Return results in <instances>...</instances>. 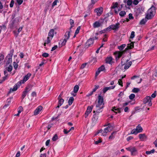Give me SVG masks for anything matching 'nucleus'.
<instances>
[{
  "label": "nucleus",
  "mask_w": 157,
  "mask_h": 157,
  "mask_svg": "<svg viewBox=\"0 0 157 157\" xmlns=\"http://www.w3.org/2000/svg\"><path fill=\"white\" fill-rule=\"evenodd\" d=\"M104 103L103 97L101 95H99L98 97L97 103L96 106V111H93L94 113H99L102 111V109L104 107Z\"/></svg>",
  "instance_id": "1"
},
{
  "label": "nucleus",
  "mask_w": 157,
  "mask_h": 157,
  "mask_svg": "<svg viewBox=\"0 0 157 157\" xmlns=\"http://www.w3.org/2000/svg\"><path fill=\"white\" fill-rule=\"evenodd\" d=\"M156 13L155 7L152 5L147 11L146 14V18L148 20L153 18Z\"/></svg>",
  "instance_id": "2"
},
{
  "label": "nucleus",
  "mask_w": 157,
  "mask_h": 157,
  "mask_svg": "<svg viewBox=\"0 0 157 157\" xmlns=\"http://www.w3.org/2000/svg\"><path fill=\"white\" fill-rule=\"evenodd\" d=\"M20 20L21 18L19 17L15 18L14 20H11L9 24V28L11 29L16 28L19 25Z\"/></svg>",
  "instance_id": "3"
},
{
  "label": "nucleus",
  "mask_w": 157,
  "mask_h": 157,
  "mask_svg": "<svg viewBox=\"0 0 157 157\" xmlns=\"http://www.w3.org/2000/svg\"><path fill=\"white\" fill-rule=\"evenodd\" d=\"M14 52V50L12 49L10 50V53L6 56V65L11 64L12 62V57Z\"/></svg>",
  "instance_id": "4"
},
{
  "label": "nucleus",
  "mask_w": 157,
  "mask_h": 157,
  "mask_svg": "<svg viewBox=\"0 0 157 157\" xmlns=\"http://www.w3.org/2000/svg\"><path fill=\"white\" fill-rule=\"evenodd\" d=\"M126 149L131 152L132 155H136L137 154V150L135 147L130 146L126 148Z\"/></svg>",
  "instance_id": "5"
},
{
  "label": "nucleus",
  "mask_w": 157,
  "mask_h": 157,
  "mask_svg": "<svg viewBox=\"0 0 157 157\" xmlns=\"http://www.w3.org/2000/svg\"><path fill=\"white\" fill-rule=\"evenodd\" d=\"M143 129L140 124L138 125L136 129H134L132 130L131 132V134H134L136 135L139 133L141 132H142Z\"/></svg>",
  "instance_id": "6"
},
{
  "label": "nucleus",
  "mask_w": 157,
  "mask_h": 157,
  "mask_svg": "<svg viewBox=\"0 0 157 157\" xmlns=\"http://www.w3.org/2000/svg\"><path fill=\"white\" fill-rule=\"evenodd\" d=\"M125 52L124 50L122 51H117L114 52V55L116 58V60L117 61L118 60Z\"/></svg>",
  "instance_id": "7"
},
{
  "label": "nucleus",
  "mask_w": 157,
  "mask_h": 157,
  "mask_svg": "<svg viewBox=\"0 0 157 157\" xmlns=\"http://www.w3.org/2000/svg\"><path fill=\"white\" fill-rule=\"evenodd\" d=\"M152 98L150 96H146L144 100V103L146 104L148 103V105L149 106H151L152 105L151 100Z\"/></svg>",
  "instance_id": "8"
},
{
  "label": "nucleus",
  "mask_w": 157,
  "mask_h": 157,
  "mask_svg": "<svg viewBox=\"0 0 157 157\" xmlns=\"http://www.w3.org/2000/svg\"><path fill=\"white\" fill-rule=\"evenodd\" d=\"M105 66L104 65H101V67L98 68V70L96 71L95 74V76L97 77L100 74L101 72L104 71H105Z\"/></svg>",
  "instance_id": "9"
},
{
  "label": "nucleus",
  "mask_w": 157,
  "mask_h": 157,
  "mask_svg": "<svg viewBox=\"0 0 157 157\" xmlns=\"http://www.w3.org/2000/svg\"><path fill=\"white\" fill-rule=\"evenodd\" d=\"M103 11V8L101 7L95 9L94 10V12L97 13V15L98 16H100L102 14Z\"/></svg>",
  "instance_id": "10"
},
{
  "label": "nucleus",
  "mask_w": 157,
  "mask_h": 157,
  "mask_svg": "<svg viewBox=\"0 0 157 157\" xmlns=\"http://www.w3.org/2000/svg\"><path fill=\"white\" fill-rule=\"evenodd\" d=\"M94 38L93 37L92 38H90L86 43V46L88 48L90 47L91 45L93 44L94 42Z\"/></svg>",
  "instance_id": "11"
},
{
  "label": "nucleus",
  "mask_w": 157,
  "mask_h": 157,
  "mask_svg": "<svg viewBox=\"0 0 157 157\" xmlns=\"http://www.w3.org/2000/svg\"><path fill=\"white\" fill-rule=\"evenodd\" d=\"M120 23L117 22L115 24L111 25H110L112 29L114 30H117L120 27Z\"/></svg>",
  "instance_id": "12"
},
{
  "label": "nucleus",
  "mask_w": 157,
  "mask_h": 157,
  "mask_svg": "<svg viewBox=\"0 0 157 157\" xmlns=\"http://www.w3.org/2000/svg\"><path fill=\"white\" fill-rule=\"evenodd\" d=\"M29 90H29V87H27L25 88V90L23 92L21 98L22 100H23L24 98L25 97L27 94V93L29 92Z\"/></svg>",
  "instance_id": "13"
},
{
  "label": "nucleus",
  "mask_w": 157,
  "mask_h": 157,
  "mask_svg": "<svg viewBox=\"0 0 157 157\" xmlns=\"http://www.w3.org/2000/svg\"><path fill=\"white\" fill-rule=\"evenodd\" d=\"M43 109V107L40 105L38 106L34 110V114L35 115L38 114Z\"/></svg>",
  "instance_id": "14"
},
{
  "label": "nucleus",
  "mask_w": 157,
  "mask_h": 157,
  "mask_svg": "<svg viewBox=\"0 0 157 157\" xmlns=\"http://www.w3.org/2000/svg\"><path fill=\"white\" fill-rule=\"evenodd\" d=\"M12 100V98H8L6 102L5 105L3 106V108H6L8 107L10 104Z\"/></svg>",
  "instance_id": "15"
},
{
  "label": "nucleus",
  "mask_w": 157,
  "mask_h": 157,
  "mask_svg": "<svg viewBox=\"0 0 157 157\" xmlns=\"http://www.w3.org/2000/svg\"><path fill=\"white\" fill-rule=\"evenodd\" d=\"M134 43L133 42H131L127 45V47L125 48L124 50L125 52L128 50L134 48Z\"/></svg>",
  "instance_id": "16"
},
{
  "label": "nucleus",
  "mask_w": 157,
  "mask_h": 157,
  "mask_svg": "<svg viewBox=\"0 0 157 157\" xmlns=\"http://www.w3.org/2000/svg\"><path fill=\"white\" fill-rule=\"evenodd\" d=\"M67 40L64 39H61L60 40L59 42V44L61 45L60 47H62L63 46H64L66 45V43L67 41Z\"/></svg>",
  "instance_id": "17"
},
{
  "label": "nucleus",
  "mask_w": 157,
  "mask_h": 157,
  "mask_svg": "<svg viewBox=\"0 0 157 157\" xmlns=\"http://www.w3.org/2000/svg\"><path fill=\"white\" fill-rule=\"evenodd\" d=\"M101 25V24L99 21H96L94 23L93 26L94 28H95L100 27Z\"/></svg>",
  "instance_id": "18"
},
{
  "label": "nucleus",
  "mask_w": 157,
  "mask_h": 157,
  "mask_svg": "<svg viewBox=\"0 0 157 157\" xmlns=\"http://www.w3.org/2000/svg\"><path fill=\"white\" fill-rule=\"evenodd\" d=\"M31 76V74L30 73H28L24 77L23 79L22 80L23 82H25L26 81L29 79L30 77Z\"/></svg>",
  "instance_id": "19"
},
{
  "label": "nucleus",
  "mask_w": 157,
  "mask_h": 157,
  "mask_svg": "<svg viewBox=\"0 0 157 157\" xmlns=\"http://www.w3.org/2000/svg\"><path fill=\"white\" fill-rule=\"evenodd\" d=\"M113 58L112 57H107L105 59L106 63L109 64H112V63Z\"/></svg>",
  "instance_id": "20"
},
{
  "label": "nucleus",
  "mask_w": 157,
  "mask_h": 157,
  "mask_svg": "<svg viewBox=\"0 0 157 157\" xmlns=\"http://www.w3.org/2000/svg\"><path fill=\"white\" fill-rule=\"evenodd\" d=\"M64 101V100L63 99H60L58 101V105L56 107V108H59L63 105Z\"/></svg>",
  "instance_id": "21"
},
{
  "label": "nucleus",
  "mask_w": 157,
  "mask_h": 157,
  "mask_svg": "<svg viewBox=\"0 0 157 157\" xmlns=\"http://www.w3.org/2000/svg\"><path fill=\"white\" fill-rule=\"evenodd\" d=\"M139 136L140 139L142 141L144 140L146 138V136L145 134H139Z\"/></svg>",
  "instance_id": "22"
},
{
  "label": "nucleus",
  "mask_w": 157,
  "mask_h": 157,
  "mask_svg": "<svg viewBox=\"0 0 157 157\" xmlns=\"http://www.w3.org/2000/svg\"><path fill=\"white\" fill-rule=\"evenodd\" d=\"M142 13V10L141 8H138L136 10V16L141 15Z\"/></svg>",
  "instance_id": "23"
},
{
  "label": "nucleus",
  "mask_w": 157,
  "mask_h": 157,
  "mask_svg": "<svg viewBox=\"0 0 157 157\" xmlns=\"http://www.w3.org/2000/svg\"><path fill=\"white\" fill-rule=\"evenodd\" d=\"M54 30L53 29H51L49 31L48 33V36L52 38L54 36Z\"/></svg>",
  "instance_id": "24"
},
{
  "label": "nucleus",
  "mask_w": 157,
  "mask_h": 157,
  "mask_svg": "<svg viewBox=\"0 0 157 157\" xmlns=\"http://www.w3.org/2000/svg\"><path fill=\"white\" fill-rule=\"evenodd\" d=\"M18 87L16 84L13 86V89L11 88L9 92V93H12V92L16 91L18 89Z\"/></svg>",
  "instance_id": "25"
},
{
  "label": "nucleus",
  "mask_w": 157,
  "mask_h": 157,
  "mask_svg": "<svg viewBox=\"0 0 157 157\" xmlns=\"http://www.w3.org/2000/svg\"><path fill=\"white\" fill-rule=\"evenodd\" d=\"M132 64V62L131 61H130L128 63L125 64L124 66V69L125 70L128 69L131 66Z\"/></svg>",
  "instance_id": "26"
},
{
  "label": "nucleus",
  "mask_w": 157,
  "mask_h": 157,
  "mask_svg": "<svg viewBox=\"0 0 157 157\" xmlns=\"http://www.w3.org/2000/svg\"><path fill=\"white\" fill-rule=\"evenodd\" d=\"M70 35V32L69 31H67L64 35L65 38L64 39L68 40L69 39Z\"/></svg>",
  "instance_id": "27"
},
{
  "label": "nucleus",
  "mask_w": 157,
  "mask_h": 157,
  "mask_svg": "<svg viewBox=\"0 0 157 157\" xmlns=\"http://www.w3.org/2000/svg\"><path fill=\"white\" fill-rule=\"evenodd\" d=\"M98 119V117L95 114L93 115V117L92 118V120L93 122L95 123Z\"/></svg>",
  "instance_id": "28"
},
{
  "label": "nucleus",
  "mask_w": 157,
  "mask_h": 157,
  "mask_svg": "<svg viewBox=\"0 0 157 157\" xmlns=\"http://www.w3.org/2000/svg\"><path fill=\"white\" fill-rule=\"evenodd\" d=\"M148 19H147L146 18V16L145 17V18H143L140 21V24L141 25H144L145 24V23L147 22Z\"/></svg>",
  "instance_id": "29"
},
{
  "label": "nucleus",
  "mask_w": 157,
  "mask_h": 157,
  "mask_svg": "<svg viewBox=\"0 0 157 157\" xmlns=\"http://www.w3.org/2000/svg\"><path fill=\"white\" fill-rule=\"evenodd\" d=\"M93 107V106H88L87 107V109L86 111V112H88V113H90L92 110Z\"/></svg>",
  "instance_id": "30"
},
{
  "label": "nucleus",
  "mask_w": 157,
  "mask_h": 157,
  "mask_svg": "<svg viewBox=\"0 0 157 157\" xmlns=\"http://www.w3.org/2000/svg\"><path fill=\"white\" fill-rule=\"evenodd\" d=\"M111 131H109V129H108L107 127L105 128L104 131L102 133V135L104 136H106V134L108 132H110Z\"/></svg>",
  "instance_id": "31"
},
{
  "label": "nucleus",
  "mask_w": 157,
  "mask_h": 157,
  "mask_svg": "<svg viewBox=\"0 0 157 157\" xmlns=\"http://www.w3.org/2000/svg\"><path fill=\"white\" fill-rule=\"evenodd\" d=\"M74 100V98L73 97H70L69 99L68 104L69 105H71L73 103Z\"/></svg>",
  "instance_id": "32"
},
{
  "label": "nucleus",
  "mask_w": 157,
  "mask_h": 157,
  "mask_svg": "<svg viewBox=\"0 0 157 157\" xmlns=\"http://www.w3.org/2000/svg\"><path fill=\"white\" fill-rule=\"evenodd\" d=\"M121 108H119L116 109L115 107H113L112 109V111H117L118 113H121Z\"/></svg>",
  "instance_id": "33"
},
{
  "label": "nucleus",
  "mask_w": 157,
  "mask_h": 157,
  "mask_svg": "<svg viewBox=\"0 0 157 157\" xmlns=\"http://www.w3.org/2000/svg\"><path fill=\"white\" fill-rule=\"evenodd\" d=\"M6 69L8 72H11L13 69V67L11 64L9 65L8 67H7L6 68Z\"/></svg>",
  "instance_id": "34"
},
{
  "label": "nucleus",
  "mask_w": 157,
  "mask_h": 157,
  "mask_svg": "<svg viewBox=\"0 0 157 157\" xmlns=\"http://www.w3.org/2000/svg\"><path fill=\"white\" fill-rule=\"evenodd\" d=\"M116 133V132H113L110 135L109 137V139H113L114 137V135H115Z\"/></svg>",
  "instance_id": "35"
},
{
  "label": "nucleus",
  "mask_w": 157,
  "mask_h": 157,
  "mask_svg": "<svg viewBox=\"0 0 157 157\" xmlns=\"http://www.w3.org/2000/svg\"><path fill=\"white\" fill-rule=\"evenodd\" d=\"M79 87L78 85H75L74 88V92L75 93H76L78 92L79 90Z\"/></svg>",
  "instance_id": "36"
},
{
  "label": "nucleus",
  "mask_w": 157,
  "mask_h": 157,
  "mask_svg": "<svg viewBox=\"0 0 157 157\" xmlns=\"http://www.w3.org/2000/svg\"><path fill=\"white\" fill-rule=\"evenodd\" d=\"M70 23L71 27L70 29H71L74 26V21L72 19H70Z\"/></svg>",
  "instance_id": "37"
},
{
  "label": "nucleus",
  "mask_w": 157,
  "mask_h": 157,
  "mask_svg": "<svg viewBox=\"0 0 157 157\" xmlns=\"http://www.w3.org/2000/svg\"><path fill=\"white\" fill-rule=\"evenodd\" d=\"M98 0H91L92 3L89 6V8L92 7L98 1Z\"/></svg>",
  "instance_id": "38"
},
{
  "label": "nucleus",
  "mask_w": 157,
  "mask_h": 157,
  "mask_svg": "<svg viewBox=\"0 0 157 157\" xmlns=\"http://www.w3.org/2000/svg\"><path fill=\"white\" fill-rule=\"evenodd\" d=\"M155 151V150L154 149H153L152 150L149 151H146L145 153L147 155H149L150 154H151V153H153Z\"/></svg>",
  "instance_id": "39"
},
{
  "label": "nucleus",
  "mask_w": 157,
  "mask_h": 157,
  "mask_svg": "<svg viewBox=\"0 0 157 157\" xmlns=\"http://www.w3.org/2000/svg\"><path fill=\"white\" fill-rule=\"evenodd\" d=\"M139 88H134L132 90V92L134 93H137L140 91Z\"/></svg>",
  "instance_id": "40"
},
{
  "label": "nucleus",
  "mask_w": 157,
  "mask_h": 157,
  "mask_svg": "<svg viewBox=\"0 0 157 157\" xmlns=\"http://www.w3.org/2000/svg\"><path fill=\"white\" fill-rule=\"evenodd\" d=\"M126 14L125 12L124 11H121L119 13V15L121 17L124 16Z\"/></svg>",
  "instance_id": "41"
},
{
  "label": "nucleus",
  "mask_w": 157,
  "mask_h": 157,
  "mask_svg": "<svg viewBox=\"0 0 157 157\" xmlns=\"http://www.w3.org/2000/svg\"><path fill=\"white\" fill-rule=\"evenodd\" d=\"M23 80H21L17 82L16 84L17 85L18 87H19L22 84V83H25V82H23Z\"/></svg>",
  "instance_id": "42"
},
{
  "label": "nucleus",
  "mask_w": 157,
  "mask_h": 157,
  "mask_svg": "<svg viewBox=\"0 0 157 157\" xmlns=\"http://www.w3.org/2000/svg\"><path fill=\"white\" fill-rule=\"evenodd\" d=\"M113 6L111 7V8L112 9H115L117 7L118 5V3L116 2L115 3H113Z\"/></svg>",
  "instance_id": "43"
},
{
  "label": "nucleus",
  "mask_w": 157,
  "mask_h": 157,
  "mask_svg": "<svg viewBox=\"0 0 157 157\" xmlns=\"http://www.w3.org/2000/svg\"><path fill=\"white\" fill-rule=\"evenodd\" d=\"M125 44H123L121 45L120 46H119L118 48L121 51L125 47Z\"/></svg>",
  "instance_id": "44"
},
{
  "label": "nucleus",
  "mask_w": 157,
  "mask_h": 157,
  "mask_svg": "<svg viewBox=\"0 0 157 157\" xmlns=\"http://www.w3.org/2000/svg\"><path fill=\"white\" fill-rule=\"evenodd\" d=\"M108 126L107 127V128L109 129V131H111L113 129V126L110 125V123L108 124Z\"/></svg>",
  "instance_id": "45"
},
{
  "label": "nucleus",
  "mask_w": 157,
  "mask_h": 157,
  "mask_svg": "<svg viewBox=\"0 0 157 157\" xmlns=\"http://www.w3.org/2000/svg\"><path fill=\"white\" fill-rule=\"evenodd\" d=\"M132 3L133 2L132 0H128L127 2V5L130 6L132 5Z\"/></svg>",
  "instance_id": "46"
},
{
  "label": "nucleus",
  "mask_w": 157,
  "mask_h": 157,
  "mask_svg": "<svg viewBox=\"0 0 157 157\" xmlns=\"http://www.w3.org/2000/svg\"><path fill=\"white\" fill-rule=\"evenodd\" d=\"M58 139V136L56 134L55 135L52 139L53 141H56Z\"/></svg>",
  "instance_id": "47"
},
{
  "label": "nucleus",
  "mask_w": 157,
  "mask_h": 157,
  "mask_svg": "<svg viewBox=\"0 0 157 157\" xmlns=\"http://www.w3.org/2000/svg\"><path fill=\"white\" fill-rule=\"evenodd\" d=\"M49 4H47L46 6V7H45V8L44 10V11L45 13H46L47 12L48 10L49 9Z\"/></svg>",
  "instance_id": "48"
},
{
  "label": "nucleus",
  "mask_w": 157,
  "mask_h": 157,
  "mask_svg": "<svg viewBox=\"0 0 157 157\" xmlns=\"http://www.w3.org/2000/svg\"><path fill=\"white\" fill-rule=\"evenodd\" d=\"M111 25H110L107 28H105V29H104V32H105L107 31H110L111 30Z\"/></svg>",
  "instance_id": "49"
},
{
  "label": "nucleus",
  "mask_w": 157,
  "mask_h": 157,
  "mask_svg": "<svg viewBox=\"0 0 157 157\" xmlns=\"http://www.w3.org/2000/svg\"><path fill=\"white\" fill-rule=\"evenodd\" d=\"M59 2L58 0H55L53 2L52 6V7L57 5V3Z\"/></svg>",
  "instance_id": "50"
},
{
  "label": "nucleus",
  "mask_w": 157,
  "mask_h": 157,
  "mask_svg": "<svg viewBox=\"0 0 157 157\" xmlns=\"http://www.w3.org/2000/svg\"><path fill=\"white\" fill-rule=\"evenodd\" d=\"M135 95L133 94H131L129 96V98L131 100H132L135 97Z\"/></svg>",
  "instance_id": "51"
},
{
  "label": "nucleus",
  "mask_w": 157,
  "mask_h": 157,
  "mask_svg": "<svg viewBox=\"0 0 157 157\" xmlns=\"http://www.w3.org/2000/svg\"><path fill=\"white\" fill-rule=\"evenodd\" d=\"M13 67L16 70L18 67V64L15 62H14L13 63Z\"/></svg>",
  "instance_id": "52"
},
{
  "label": "nucleus",
  "mask_w": 157,
  "mask_h": 157,
  "mask_svg": "<svg viewBox=\"0 0 157 157\" xmlns=\"http://www.w3.org/2000/svg\"><path fill=\"white\" fill-rule=\"evenodd\" d=\"M118 83L119 85L121 86H123V82L121 79H119L118 81Z\"/></svg>",
  "instance_id": "53"
},
{
  "label": "nucleus",
  "mask_w": 157,
  "mask_h": 157,
  "mask_svg": "<svg viewBox=\"0 0 157 157\" xmlns=\"http://www.w3.org/2000/svg\"><path fill=\"white\" fill-rule=\"evenodd\" d=\"M140 1L139 0H134L133 2V4L135 5H136L138 4Z\"/></svg>",
  "instance_id": "54"
},
{
  "label": "nucleus",
  "mask_w": 157,
  "mask_h": 157,
  "mask_svg": "<svg viewBox=\"0 0 157 157\" xmlns=\"http://www.w3.org/2000/svg\"><path fill=\"white\" fill-rule=\"evenodd\" d=\"M23 109L22 106H20L18 109V112L19 113H20L23 110Z\"/></svg>",
  "instance_id": "55"
},
{
  "label": "nucleus",
  "mask_w": 157,
  "mask_h": 157,
  "mask_svg": "<svg viewBox=\"0 0 157 157\" xmlns=\"http://www.w3.org/2000/svg\"><path fill=\"white\" fill-rule=\"evenodd\" d=\"M80 27L78 26L76 30H75V34H77L79 32V30L80 29Z\"/></svg>",
  "instance_id": "56"
},
{
  "label": "nucleus",
  "mask_w": 157,
  "mask_h": 157,
  "mask_svg": "<svg viewBox=\"0 0 157 157\" xmlns=\"http://www.w3.org/2000/svg\"><path fill=\"white\" fill-rule=\"evenodd\" d=\"M49 55L47 53H44L42 54V56L44 57H48Z\"/></svg>",
  "instance_id": "57"
},
{
  "label": "nucleus",
  "mask_w": 157,
  "mask_h": 157,
  "mask_svg": "<svg viewBox=\"0 0 157 157\" xmlns=\"http://www.w3.org/2000/svg\"><path fill=\"white\" fill-rule=\"evenodd\" d=\"M14 1L13 0H11L10 5V7H12L13 6L14 4Z\"/></svg>",
  "instance_id": "58"
},
{
  "label": "nucleus",
  "mask_w": 157,
  "mask_h": 157,
  "mask_svg": "<svg viewBox=\"0 0 157 157\" xmlns=\"http://www.w3.org/2000/svg\"><path fill=\"white\" fill-rule=\"evenodd\" d=\"M99 86L98 85H95V87L93 89V92H95L96 91V90H97V89L99 88Z\"/></svg>",
  "instance_id": "59"
},
{
  "label": "nucleus",
  "mask_w": 157,
  "mask_h": 157,
  "mask_svg": "<svg viewBox=\"0 0 157 157\" xmlns=\"http://www.w3.org/2000/svg\"><path fill=\"white\" fill-rule=\"evenodd\" d=\"M115 86H116L114 85V86H111L107 87L108 89V90H112V89H113L115 88Z\"/></svg>",
  "instance_id": "60"
},
{
  "label": "nucleus",
  "mask_w": 157,
  "mask_h": 157,
  "mask_svg": "<svg viewBox=\"0 0 157 157\" xmlns=\"http://www.w3.org/2000/svg\"><path fill=\"white\" fill-rule=\"evenodd\" d=\"M156 91H155L153 94L151 95V97L152 98H155L156 97Z\"/></svg>",
  "instance_id": "61"
},
{
  "label": "nucleus",
  "mask_w": 157,
  "mask_h": 157,
  "mask_svg": "<svg viewBox=\"0 0 157 157\" xmlns=\"http://www.w3.org/2000/svg\"><path fill=\"white\" fill-rule=\"evenodd\" d=\"M135 32L134 31H132L131 32V36H130V38H133L134 37V36H135Z\"/></svg>",
  "instance_id": "62"
},
{
  "label": "nucleus",
  "mask_w": 157,
  "mask_h": 157,
  "mask_svg": "<svg viewBox=\"0 0 157 157\" xmlns=\"http://www.w3.org/2000/svg\"><path fill=\"white\" fill-rule=\"evenodd\" d=\"M31 96L33 97H36L37 96L36 93L35 91L33 92L31 94Z\"/></svg>",
  "instance_id": "63"
},
{
  "label": "nucleus",
  "mask_w": 157,
  "mask_h": 157,
  "mask_svg": "<svg viewBox=\"0 0 157 157\" xmlns=\"http://www.w3.org/2000/svg\"><path fill=\"white\" fill-rule=\"evenodd\" d=\"M108 90L106 87H105L103 89V92L104 94H105Z\"/></svg>",
  "instance_id": "64"
}]
</instances>
